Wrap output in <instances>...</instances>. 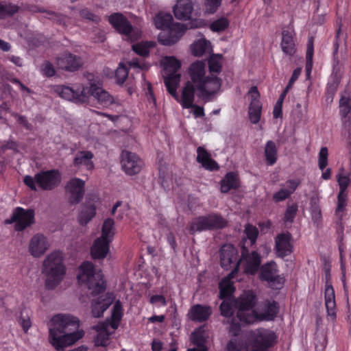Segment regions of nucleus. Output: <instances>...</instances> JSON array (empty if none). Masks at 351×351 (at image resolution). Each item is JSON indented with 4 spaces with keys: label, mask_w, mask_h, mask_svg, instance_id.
Listing matches in <instances>:
<instances>
[{
    "label": "nucleus",
    "mask_w": 351,
    "mask_h": 351,
    "mask_svg": "<svg viewBox=\"0 0 351 351\" xmlns=\"http://www.w3.org/2000/svg\"><path fill=\"white\" fill-rule=\"evenodd\" d=\"M221 55L213 54L208 59L209 75H206V66L202 61L192 63L188 69L189 79L182 88V97L179 99L177 88L181 75L179 70L180 62L174 57H167L164 63L162 77L168 92L185 108L193 106L195 93L204 100H210L219 91L222 80L214 73H219L222 69Z\"/></svg>",
    "instance_id": "f257e3e1"
},
{
    "label": "nucleus",
    "mask_w": 351,
    "mask_h": 351,
    "mask_svg": "<svg viewBox=\"0 0 351 351\" xmlns=\"http://www.w3.org/2000/svg\"><path fill=\"white\" fill-rule=\"evenodd\" d=\"M79 319L71 315L58 314L51 319L49 341L58 351L75 343L81 339L84 332L78 330Z\"/></svg>",
    "instance_id": "f03ea898"
},
{
    "label": "nucleus",
    "mask_w": 351,
    "mask_h": 351,
    "mask_svg": "<svg viewBox=\"0 0 351 351\" xmlns=\"http://www.w3.org/2000/svg\"><path fill=\"white\" fill-rule=\"evenodd\" d=\"M42 272L46 276V287L53 289L62 280L65 274V267L60 252L54 251L45 258Z\"/></svg>",
    "instance_id": "7ed1b4c3"
},
{
    "label": "nucleus",
    "mask_w": 351,
    "mask_h": 351,
    "mask_svg": "<svg viewBox=\"0 0 351 351\" xmlns=\"http://www.w3.org/2000/svg\"><path fill=\"white\" fill-rule=\"evenodd\" d=\"M77 278L81 284L87 286L92 295H97L106 289L101 270H97L90 262H84L80 265Z\"/></svg>",
    "instance_id": "20e7f679"
},
{
    "label": "nucleus",
    "mask_w": 351,
    "mask_h": 351,
    "mask_svg": "<svg viewBox=\"0 0 351 351\" xmlns=\"http://www.w3.org/2000/svg\"><path fill=\"white\" fill-rule=\"evenodd\" d=\"M257 297L252 291H244L235 300L237 317L243 324H252L257 322V312L254 310Z\"/></svg>",
    "instance_id": "39448f33"
},
{
    "label": "nucleus",
    "mask_w": 351,
    "mask_h": 351,
    "mask_svg": "<svg viewBox=\"0 0 351 351\" xmlns=\"http://www.w3.org/2000/svg\"><path fill=\"white\" fill-rule=\"evenodd\" d=\"M108 21L116 31L124 36L125 39L134 42L140 38L141 32L134 27L128 19L121 13H114L109 16Z\"/></svg>",
    "instance_id": "423d86ee"
},
{
    "label": "nucleus",
    "mask_w": 351,
    "mask_h": 351,
    "mask_svg": "<svg viewBox=\"0 0 351 351\" xmlns=\"http://www.w3.org/2000/svg\"><path fill=\"white\" fill-rule=\"evenodd\" d=\"M227 224L228 221L221 216L211 214L194 219L191 223L189 230L191 234H194L195 232L222 229Z\"/></svg>",
    "instance_id": "0eeeda50"
},
{
    "label": "nucleus",
    "mask_w": 351,
    "mask_h": 351,
    "mask_svg": "<svg viewBox=\"0 0 351 351\" xmlns=\"http://www.w3.org/2000/svg\"><path fill=\"white\" fill-rule=\"evenodd\" d=\"M205 25V21L202 19H193L186 24L176 23L174 27L169 31L168 38L166 32H160L158 34V42L163 45H172L181 38L187 29L199 28Z\"/></svg>",
    "instance_id": "6e6552de"
},
{
    "label": "nucleus",
    "mask_w": 351,
    "mask_h": 351,
    "mask_svg": "<svg viewBox=\"0 0 351 351\" xmlns=\"http://www.w3.org/2000/svg\"><path fill=\"white\" fill-rule=\"evenodd\" d=\"M276 339L275 332L269 329L258 328L252 331L250 336L252 351H267L272 347Z\"/></svg>",
    "instance_id": "1a4fd4ad"
},
{
    "label": "nucleus",
    "mask_w": 351,
    "mask_h": 351,
    "mask_svg": "<svg viewBox=\"0 0 351 351\" xmlns=\"http://www.w3.org/2000/svg\"><path fill=\"white\" fill-rule=\"evenodd\" d=\"M34 215L33 209L25 210L21 207H17L13 210L10 219H6L5 223H15L14 230L22 231L34 223Z\"/></svg>",
    "instance_id": "9d476101"
},
{
    "label": "nucleus",
    "mask_w": 351,
    "mask_h": 351,
    "mask_svg": "<svg viewBox=\"0 0 351 351\" xmlns=\"http://www.w3.org/2000/svg\"><path fill=\"white\" fill-rule=\"evenodd\" d=\"M35 180L41 189L51 191L60 185L62 177L58 170L53 169L36 173Z\"/></svg>",
    "instance_id": "9b49d317"
},
{
    "label": "nucleus",
    "mask_w": 351,
    "mask_h": 351,
    "mask_svg": "<svg viewBox=\"0 0 351 351\" xmlns=\"http://www.w3.org/2000/svg\"><path fill=\"white\" fill-rule=\"evenodd\" d=\"M83 60L80 56L65 52L56 58V65L60 69L75 72L82 67Z\"/></svg>",
    "instance_id": "f8f14e48"
},
{
    "label": "nucleus",
    "mask_w": 351,
    "mask_h": 351,
    "mask_svg": "<svg viewBox=\"0 0 351 351\" xmlns=\"http://www.w3.org/2000/svg\"><path fill=\"white\" fill-rule=\"evenodd\" d=\"M85 182L80 178L70 179L66 186L65 191L69 194V202L71 204H78L84 197Z\"/></svg>",
    "instance_id": "ddd939ff"
},
{
    "label": "nucleus",
    "mask_w": 351,
    "mask_h": 351,
    "mask_svg": "<svg viewBox=\"0 0 351 351\" xmlns=\"http://www.w3.org/2000/svg\"><path fill=\"white\" fill-rule=\"evenodd\" d=\"M121 166L128 175L139 173L143 167V161L134 153L123 151L121 154Z\"/></svg>",
    "instance_id": "4468645a"
},
{
    "label": "nucleus",
    "mask_w": 351,
    "mask_h": 351,
    "mask_svg": "<svg viewBox=\"0 0 351 351\" xmlns=\"http://www.w3.org/2000/svg\"><path fill=\"white\" fill-rule=\"evenodd\" d=\"M326 287L324 292L325 306L327 311V317L332 322L336 319V302L334 289L330 281V275L328 271L326 274Z\"/></svg>",
    "instance_id": "2eb2a0df"
},
{
    "label": "nucleus",
    "mask_w": 351,
    "mask_h": 351,
    "mask_svg": "<svg viewBox=\"0 0 351 351\" xmlns=\"http://www.w3.org/2000/svg\"><path fill=\"white\" fill-rule=\"evenodd\" d=\"M220 261L221 267L225 269H233L239 268V261L237 258V252L235 247L232 245H225L220 250Z\"/></svg>",
    "instance_id": "dca6fc26"
},
{
    "label": "nucleus",
    "mask_w": 351,
    "mask_h": 351,
    "mask_svg": "<svg viewBox=\"0 0 351 351\" xmlns=\"http://www.w3.org/2000/svg\"><path fill=\"white\" fill-rule=\"evenodd\" d=\"M248 95L251 97V101L248 110L249 119L253 124L257 123L261 116L262 104L260 101V93L256 86H252Z\"/></svg>",
    "instance_id": "f3484780"
},
{
    "label": "nucleus",
    "mask_w": 351,
    "mask_h": 351,
    "mask_svg": "<svg viewBox=\"0 0 351 351\" xmlns=\"http://www.w3.org/2000/svg\"><path fill=\"white\" fill-rule=\"evenodd\" d=\"M260 278L261 280L268 282L271 287H278L282 285V278L278 274L277 265L271 261L263 265L261 268Z\"/></svg>",
    "instance_id": "a211bd4d"
},
{
    "label": "nucleus",
    "mask_w": 351,
    "mask_h": 351,
    "mask_svg": "<svg viewBox=\"0 0 351 351\" xmlns=\"http://www.w3.org/2000/svg\"><path fill=\"white\" fill-rule=\"evenodd\" d=\"M90 95H91L97 101V103L104 108H108L111 105L119 106L120 104L112 95H110L103 88L91 84L89 87Z\"/></svg>",
    "instance_id": "6ab92c4d"
},
{
    "label": "nucleus",
    "mask_w": 351,
    "mask_h": 351,
    "mask_svg": "<svg viewBox=\"0 0 351 351\" xmlns=\"http://www.w3.org/2000/svg\"><path fill=\"white\" fill-rule=\"evenodd\" d=\"M291 234L289 232L278 234L275 238V250L278 256L283 258L291 254L293 252V245L291 243Z\"/></svg>",
    "instance_id": "aec40b11"
},
{
    "label": "nucleus",
    "mask_w": 351,
    "mask_h": 351,
    "mask_svg": "<svg viewBox=\"0 0 351 351\" xmlns=\"http://www.w3.org/2000/svg\"><path fill=\"white\" fill-rule=\"evenodd\" d=\"M337 182L340 187V192L338 195V204L335 214L338 219V222H341L343 217V212L346 206V195L344 191L349 185L350 179L346 176L339 174L337 176Z\"/></svg>",
    "instance_id": "412c9836"
},
{
    "label": "nucleus",
    "mask_w": 351,
    "mask_h": 351,
    "mask_svg": "<svg viewBox=\"0 0 351 351\" xmlns=\"http://www.w3.org/2000/svg\"><path fill=\"white\" fill-rule=\"evenodd\" d=\"M49 247L46 237L42 234H35L29 241V251L32 256L38 258L43 256Z\"/></svg>",
    "instance_id": "4be33fe9"
},
{
    "label": "nucleus",
    "mask_w": 351,
    "mask_h": 351,
    "mask_svg": "<svg viewBox=\"0 0 351 351\" xmlns=\"http://www.w3.org/2000/svg\"><path fill=\"white\" fill-rule=\"evenodd\" d=\"M242 257L245 259V272L254 275L255 274L261 265V256L255 251H253L250 254H247V250L243 249L242 252Z\"/></svg>",
    "instance_id": "5701e85b"
},
{
    "label": "nucleus",
    "mask_w": 351,
    "mask_h": 351,
    "mask_svg": "<svg viewBox=\"0 0 351 351\" xmlns=\"http://www.w3.org/2000/svg\"><path fill=\"white\" fill-rule=\"evenodd\" d=\"M193 10V5L191 0H178L173 7L175 17L179 20H188Z\"/></svg>",
    "instance_id": "b1692460"
},
{
    "label": "nucleus",
    "mask_w": 351,
    "mask_h": 351,
    "mask_svg": "<svg viewBox=\"0 0 351 351\" xmlns=\"http://www.w3.org/2000/svg\"><path fill=\"white\" fill-rule=\"evenodd\" d=\"M236 274L237 268L232 269V271L220 282L219 287L220 290L219 297L221 299L230 298L234 291L232 279L234 277Z\"/></svg>",
    "instance_id": "393cba45"
},
{
    "label": "nucleus",
    "mask_w": 351,
    "mask_h": 351,
    "mask_svg": "<svg viewBox=\"0 0 351 351\" xmlns=\"http://www.w3.org/2000/svg\"><path fill=\"white\" fill-rule=\"evenodd\" d=\"M111 241L103 238H97L91 247V255L93 258L103 259L109 252V243Z\"/></svg>",
    "instance_id": "a878e982"
},
{
    "label": "nucleus",
    "mask_w": 351,
    "mask_h": 351,
    "mask_svg": "<svg viewBox=\"0 0 351 351\" xmlns=\"http://www.w3.org/2000/svg\"><path fill=\"white\" fill-rule=\"evenodd\" d=\"M212 313V309L208 306L195 304L191 308L189 317L193 321L199 322L207 320Z\"/></svg>",
    "instance_id": "bb28decb"
},
{
    "label": "nucleus",
    "mask_w": 351,
    "mask_h": 351,
    "mask_svg": "<svg viewBox=\"0 0 351 351\" xmlns=\"http://www.w3.org/2000/svg\"><path fill=\"white\" fill-rule=\"evenodd\" d=\"M293 32L283 30L282 32L281 49L284 53L293 56L296 52L295 40L293 39Z\"/></svg>",
    "instance_id": "cd10ccee"
},
{
    "label": "nucleus",
    "mask_w": 351,
    "mask_h": 351,
    "mask_svg": "<svg viewBox=\"0 0 351 351\" xmlns=\"http://www.w3.org/2000/svg\"><path fill=\"white\" fill-rule=\"evenodd\" d=\"M278 312V305L275 301L267 300L263 308V312L257 313V322L262 320H272Z\"/></svg>",
    "instance_id": "c85d7f7f"
},
{
    "label": "nucleus",
    "mask_w": 351,
    "mask_h": 351,
    "mask_svg": "<svg viewBox=\"0 0 351 351\" xmlns=\"http://www.w3.org/2000/svg\"><path fill=\"white\" fill-rule=\"evenodd\" d=\"M173 21V16L169 13H159L154 19V23L158 29H162V32H166L167 37L169 36V31L171 30L176 24L170 27Z\"/></svg>",
    "instance_id": "c756f323"
},
{
    "label": "nucleus",
    "mask_w": 351,
    "mask_h": 351,
    "mask_svg": "<svg viewBox=\"0 0 351 351\" xmlns=\"http://www.w3.org/2000/svg\"><path fill=\"white\" fill-rule=\"evenodd\" d=\"M197 161L202 166L209 170H215L219 168L217 163L211 158L210 154L202 147L197 149Z\"/></svg>",
    "instance_id": "7c9ffc66"
},
{
    "label": "nucleus",
    "mask_w": 351,
    "mask_h": 351,
    "mask_svg": "<svg viewBox=\"0 0 351 351\" xmlns=\"http://www.w3.org/2000/svg\"><path fill=\"white\" fill-rule=\"evenodd\" d=\"M240 182L238 175L234 172L228 173L221 181V191L228 193L231 189L239 187Z\"/></svg>",
    "instance_id": "2f4dec72"
},
{
    "label": "nucleus",
    "mask_w": 351,
    "mask_h": 351,
    "mask_svg": "<svg viewBox=\"0 0 351 351\" xmlns=\"http://www.w3.org/2000/svg\"><path fill=\"white\" fill-rule=\"evenodd\" d=\"M93 158V154L90 151L78 152L74 158L73 164L77 167L84 165L87 169L92 170L94 168Z\"/></svg>",
    "instance_id": "473e14b6"
},
{
    "label": "nucleus",
    "mask_w": 351,
    "mask_h": 351,
    "mask_svg": "<svg viewBox=\"0 0 351 351\" xmlns=\"http://www.w3.org/2000/svg\"><path fill=\"white\" fill-rule=\"evenodd\" d=\"M93 328L98 332L95 338V344L97 346H106L110 335L108 331V324L101 323L93 326Z\"/></svg>",
    "instance_id": "72a5a7b5"
},
{
    "label": "nucleus",
    "mask_w": 351,
    "mask_h": 351,
    "mask_svg": "<svg viewBox=\"0 0 351 351\" xmlns=\"http://www.w3.org/2000/svg\"><path fill=\"white\" fill-rule=\"evenodd\" d=\"M53 91L60 97L68 101H75L76 91L69 86L58 85L53 87Z\"/></svg>",
    "instance_id": "f704fd0d"
},
{
    "label": "nucleus",
    "mask_w": 351,
    "mask_h": 351,
    "mask_svg": "<svg viewBox=\"0 0 351 351\" xmlns=\"http://www.w3.org/2000/svg\"><path fill=\"white\" fill-rule=\"evenodd\" d=\"M96 214V208L94 204H90L85 205L82 209L79 221L82 225L86 224Z\"/></svg>",
    "instance_id": "c9c22d12"
},
{
    "label": "nucleus",
    "mask_w": 351,
    "mask_h": 351,
    "mask_svg": "<svg viewBox=\"0 0 351 351\" xmlns=\"http://www.w3.org/2000/svg\"><path fill=\"white\" fill-rule=\"evenodd\" d=\"M191 47L194 56H201L210 50V42L202 38L194 43Z\"/></svg>",
    "instance_id": "e433bc0d"
},
{
    "label": "nucleus",
    "mask_w": 351,
    "mask_h": 351,
    "mask_svg": "<svg viewBox=\"0 0 351 351\" xmlns=\"http://www.w3.org/2000/svg\"><path fill=\"white\" fill-rule=\"evenodd\" d=\"M311 211L313 221L319 223L322 220V212L319 206V198L317 195H314L311 198Z\"/></svg>",
    "instance_id": "4c0bfd02"
},
{
    "label": "nucleus",
    "mask_w": 351,
    "mask_h": 351,
    "mask_svg": "<svg viewBox=\"0 0 351 351\" xmlns=\"http://www.w3.org/2000/svg\"><path fill=\"white\" fill-rule=\"evenodd\" d=\"M265 155L266 160L269 165H273L276 161L277 149L274 142L269 141L265 148Z\"/></svg>",
    "instance_id": "58836bf2"
},
{
    "label": "nucleus",
    "mask_w": 351,
    "mask_h": 351,
    "mask_svg": "<svg viewBox=\"0 0 351 351\" xmlns=\"http://www.w3.org/2000/svg\"><path fill=\"white\" fill-rule=\"evenodd\" d=\"M123 315L122 306L119 300H117L113 306L112 311V322L110 324L113 329H117Z\"/></svg>",
    "instance_id": "ea45409f"
},
{
    "label": "nucleus",
    "mask_w": 351,
    "mask_h": 351,
    "mask_svg": "<svg viewBox=\"0 0 351 351\" xmlns=\"http://www.w3.org/2000/svg\"><path fill=\"white\" fill-rule=\"evenodd\" d=\"M114 222L113 219L110 218L106 219L102 226L101 236L100 237L112 241L114 234Z\"/></svg>",
    "instance_id": "a19ab883"
},
{
    "label": "nucleus",
    "mask_w": 351,
    "mask_h": 351,
    "mask_svg": "<svg viewBox=\"0 0 351 351\" xmlns=\"http://www.w3.org/2000/svg\"><path fill=\"white\" fill-rule=\"evenodd\" d=\"M313 38L311 37L308 44H307V49H306V75L308 77L310 76L312 66H313Z\"/></svg>",
    "instance_id": "79ce46f5"
},
{
    "label": "nucleus",
    "mask_w": 351,
    "mask_h": 351,
    "mask_svg": "<svg viewBox=\"0 0 351 351\" xmlns=\"http://www.w3.org/2000/svg\"><path fill=\"white\" fill-rule=\"evenodd\" d=\"M234 307H235V300L224 299L219 306L221 314L226 317H231L234 313Z\"/></svg>",
    "instance_id": "37998d69"
},
{
    "label": "nucleus",
    "mask_w": 351,
    "mask_h": 351,
    "mask_svg": "<svg viewBox=\"0 0 351 351\" xmlns=\"http://www.w3.org/2000/svg\"><path fill=\"white\" fill-rule=\"evenodd\" d=\"M108 303H104V300L100 301L99 298L97 301L92 303V314L95 317H100L104 312L108 308Z\"/></svg>",
    "instance_id": "c03bdc74"
},
{
    "label": "nucleus",
    "mask_w": 351,
    "mask_h": 351,
    "mask_svg": "<svg viewBox=\"0 0 351 351\" xmlns=\"http://www.w3.org/2000/svg\"><path fill=\"white\" fill-rule=\"evenodd\" d=\"M340 113L343 117H346L351 110V99L348 96L342 95L339 101Z\"/></svg>",
    "instance_id": "a18cd8bd"
},
{
    "label": "nucleus",
    "mask_w": 351,
    "mask_h": 351,
    "mask_svg": "<svg viewBox=\"0 0 351 351\" xmlns=\"http://www.w3.org/2000/svg\"><path fill=\"white\" fill-rule=\"evenodd\" d=\"M80 16L86 21H92L98 23L100 21V17L95 15L88 8H82L78 12Z\"/></svg>",
    "instance_id": "49530a36"
},
{
    "label": "nucleus",
    "mask_w": 351,
    "mask_h": 351,
    "mask_svg": "<svg viewBox=\"0 0 351 351\" xmlns=\"http://www.w3.org/2000/svg\"><path fill=\"white\" fill-rule=\"evenodd\" d=\"M229 25V22L226 18L219 19L210 25V28L213 32H222L225 30Z\"/></svg>",
    "instance_id": "de8ad7c7"
},
{
    "label": "nucleus",
    "mask_w": 351,
    "mask_h": 351,
    "mask_svg": "<svg viewBox=\"0 0 351 351\" xmlns=\"http://www.w3.org/2000/svg\"><path fill=\"white\" fill-rule=\"evenodd\" d=\"M18 11V6L13 4L0 3V19L5 17L7 15H12Z\"/></svg>",
    "instance_id": "09e8293b"
},
{
    "label": "nucleus",
    "mask_w": 351,
    "mask_h": 351,
    "mask_svg": "<svg viewBox=\"0 0 351 351\" xmlns=\"http://www.w3.org/2000/svg\"><path fill=\"white\" fill-rule=\"evenodd\" d=\"M221 0H205L204 1V12L206 14H214L219 5H221Z\"/></svg>",
    "instance_id": "8fccbe9b"
},
{
    "label": "nucleus",
    "mask_w": 351,
    "mask_h": 351,
    "mask_svg": "<svg viewBox=\"0 0 351 351\" xmlns=\"http://www.w3.org/2000/svg\"><path fill=\"white\" fill-rule=\"evenodd\" d=\"M19 323L22 326L25 332H27L31 327L32 323L30 321V317L26 310L23 309L21 311V315L19 318Z\"/></svg>",
    "instance_id": "3c124183"
},
{
    "label": "nucleus",
    "mask_w": 351,
    "mask_h": 351,
    "mask_svg": "<svg viewBox=\"0 0 351 351\" xmlns=\"http://www.w3.org/2000/svg\"><path fill=\"white\" fill-rule=\"evenodd\" d=\"M76 91V97H75V102L76 103H85L87 101L88 98V94H90L89 88H86L82 86Z\"/></svg>",
    "instance_id": "603ef678"
},
{
    "label": "nucleus",
    "mask_w": 351,
    "mask_h": 351,
    "mask_svg": "<svg viewBox=\"0 0 351 351\" xmlns=\"http://www.w3.org/2000/svg\"><path fill=\"white\" fill-rule=\"evenodd\" d=\"M151 45H148V43H138L132 45V49L134 51L143 56H147L149 53V48L151 47Z\"/></svg>",
    "instance_id": "864d4df0"
},
{
    "label": "nucleus",
    "mask_w": 351,
    "mask_h": 351,
    "mask_svg": "<svg viewBox=\"0 0 351 351\" xmlns=\"http://www.w3.org/2000/svg\"><path fill=\"white\" fill-rule=\"evenodd\" d=\"M191 341L197 347L207 348L205 345L206 339L202 334L199 332H193L191 334Z\"/></svg>",
    "instance_id": "5fc2aeb1"
},
{
    "label": "nucleus",
    "mask_w": 351,
    "mask_h": 351,
    "mask_svg": "<svg viewBox=\"0 0 351 351\" xmlns=\"http://www.w3.org/2000/svg\"><path fill=\"white\" fill-rule=\"evenodd\" d=\"M245 232L247 237L250 240L251 243L254 244L258 234V229L255 226L248 224L245 226Z\"/></svg>",
    "instance_id": "6e6d98bb"
},
{
    "label": "nucleus",
    "mask_w": 351,
    "mask_h": 351,
    "mask_svg": "<svg viewBox=\"0 0 351 351\" xmlns=\"http://www.w3.org/2000/svg\"><path fill=\"white\" fill-rule=\"evenodd\" d=\"M128 75V71L125 66L120 64L119 66L115 72V76L117 80V82L119 84H122L125 82Z\"/></svg>",
    "instance_id": "4d7b16f0"
},
{
    "label": "nucleus",
    "mask_w": 351,
    "mask_h": 351,
    "mask_svg": "<svg viewBox=\"0 0 351 351\" xmlns=\"http://www.w3.org/2000/svg\"><path fill=\"white\" fill-rule=\"evenodd\" d=\"M328 164V149L326 147H322L319 154V167L323 170Z\"/></svg>",
    "instance_id": "13d9d810"
},
{
    "label": "nucleus",
    "mask_w": 351,
    "mask_h": 351,
    "mask_svg": "<svg viewBox=\"0 0 351 351\" xmlns=\"http://www.w3.org/2000/svg\"><path fill=\"white\" fill-rule=\"evenodd\" d=\"M297 210L298 206L296 205L288 206L285 213V221L287 222H292L296 215Z\"/></svg>",
    "instance_id": "bf43d9fd"
},
{
    "label": "nucleus",
    "mask_w": 351,
    "mask_h": 351,
    "mask_svg": "<svg viewBox=\"0 0 351 351\" xmlns=\"http://www.w3.org/2000/svg\"><path fill=\"white\" fill-rule=\"evenodd\" d=\"M41 70L43 74L47 77H52L55 74V69L53 64L48 61H45L43 64Z\"/></svg>",
    "instance_id": "052dcab7"
},
{
    "label": "nucleus",
    "mask_w": 351,
    "mask_h": 351,
    "mask_svg": "<svg viewBox=\"0 0 351 351\" xmlns=\"http://www.w3.org/2000/svg\"><path fill=\"white\" fill-rule=\"evenodd\" d=\"M290 195H291L289 193L288 191H287V190L285 189L282 188L280 190L276 192L273 195V199L276 202H281V201H283V200L287 199L288 197H290Z\"/></svg>",
    "instance_id": "680f3d73"
},
{
    "label": "nucleus",
    "mask_w": 351,
    "mask_h": 351,
    "mask_svg": "<svg viewBox=\"0 0 351 351\" xmlns=\"http://www.w3.org/2000/svg\"><path fill=\"white\" fill-rule=\"evenodd\" d=\"M300 184V181L297 180H287L285 184H284V189L287 190V191L289 192L290 195L293 193V192L295 191L297 187Z\"/></svg>",
    "instance_id": "e2e57ef3"
},
{
    "label": "nucleus",
    "mask_w": 351,
    "mask_h": 351,
    "mask_svg": "<svg viewBox=\"0 0 351 351\" xmlns=\"http://www.w3.org/2000/svg\"><path fill=\"white\" fill-rule=\"evenodd\" d=\"M13 116L17 119V121L19 123L22 125L27 130H31L32 125L28 123L25 116L20 115L17 113H14Z\"/></svg>",
    "instance_id": "0e129e2a"
},
{
    "label": "nucleus",
    "mask_w": 351,
    "mask_h": 351,
    "mask_svg": "<svg viewBox=\"0 0 351 351\" xmlns=\"http://www.w3.org/2000/svg\"><path fill=\"white\" fill-rule=\"evenodd\" d=\"M24 183L29 186L32 190L36 191V182L35 180V176L33 178L30 176H25L24 178Z\"/></svg>",
    "instance_id": "69168bd1"
},
{
    "label": "nucleus",
    "mask_w": 351,
    "mask_h": 351,
    "mask_svg": "<svg viewBox=\"0 0 351 351\" xmlns=\"http://www.w3.org/2000/svg\"><path fill=\"white\" fill-rule=\"evenodd\" d=\"M150 302L152 304L160 303L162 305H166V300L164 296L161 295H155L151 297Z\"/></svg>",
    "instance_id": "338daca9"
},
{
    "label": "nucleus",
    "mask_w": 351,
    "mask_h": 351,
    "mask_svg": "<svg viewBox=\"0 0 351 351\" xmlns=\"http://www.w3.org/2000/svg\"><path fill=\"white\" fill-rule=\"evenodd\" d=\"M130 65L134 68H140L141 69H147V66H146V64L145 63H140L138 60V59H132L130 62Z\"/></svg>",
    "instance_id": "774afa93"
}]
</instances>
